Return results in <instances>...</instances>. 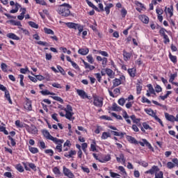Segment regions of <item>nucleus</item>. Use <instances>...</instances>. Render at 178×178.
<instances>
[{
  "mask_svg": "<svg viewBox=\"0 0 178 178\" xmlns=\"http://www.w3.org/2000/svg\"><path fill=\"white\" fill-rule=\"evenodd\" d=\"M118 104L119 105H120L121 106H123V105H124V104H126V99H124V98H120L118 100Z\"/></svg>",
  "mask_w": 178,
  "mask_h": 178,
  "instance_id": "09e8293b",
  "label": "nucleus"
},
{
  "mask_svg": "<svg viewBox=\"0 0 178 178\" xmlns=\"http://www.w3.org/2000/svg\"><path fill=\"white\" fill-rule=\"evenodd\" d=\"M111 133L113 134V136H117V137H123V136H124V133L123 132L119 133L118 131H111Z\"/></svg>",
  "mask_w": 178,
  "mask_h": 178,
  "instance_id": "4c0bfd02",
  "label": "nucleus"
},
{
  "mask_svg": "<svg viewBox=\"0 0 178 178\" xmlns=\"http://www.w3.org/2000/svg\"><path fill=\"white\" fill-rule=\"evenodd\" d=\"M81 168L83 170V172L85 173H90V169L87 167L81 166Z\"/></svg>",
  "mask_w": 178,
  "mask_h": 178,
  "instance_id": "69168bd1",
  "label": "nucleus"
},
{
  "mask_svg": "<svg viewBox=\"0 0 178 178\" xmlns=\"http://www.w3.org/2000/svg\"><path fill=\"white\" fill-rule=\"evenodd\" d=\"M19 79H20V86H22V87H24V83H23V80L24 79V75L20 74Z\"/></svg>",
  "mask_w": 178,
  "mask_h": 178,
  "instance_id": "bf43d9fd",
  "label": "nucleus"
},
{
  "mask_svg": "<svg viewBox=\"0 0 178 178\" xmlns=\"http://www.w3.org/2000/svg\"><path fill=\"white\" fill-rule=\"evenodd\" d=\"M142 102L143 104H145V102L147 104H151V101H149V99H148L147 98H146L145 97H142Z\"/></svg>",
  "mask_w": 178,
  "mask_h": 178,
  "instance_id": "4d7b16f0",
  "label": "nucleus"
},
{
  "mask_svg": "<svg viewBox=\"0 0 178 178\" xmlns=\"http://www.w3.org/2000/svg\"><path fill=\"white\" fill-rule=\"evenodd\" d=\"M28 24H29V26H31V27H32L33 29H38L39 27L38 24L33 21H29L28 22Z\"/></svg>",
  "mask_w": 178,
  "mask_h": 178,
  "instance_id": "72a5a7b5",
  "label": "nucleus"
},
{
  "mask_svg": "<svg viewBox=\"0 0 178 178\" xmlns=\"http://www.w3.org/2000/svg\"><path fill=\"white\" fill-rule=\"evenodd\" d=\"M139 19L141 20V22H143V23H145V24H148L149 22V18H148V17L146 15H140Z\"/></svg>",
  "mask_w": 178,
  "mask_h": 178,
  "instance_id": "a211bd4d",
  "label": "nucleus"
},
{
  "mask_svg": "<svg viewBox=\"0 0 178 178\" xmlns=\"http://www.w3.org/2000/svg\"><path fill=\"white\" fill-rule=\"evenodd\" d=\"M24 15H26V8H22V13L17 16L19 20H23L24 19Z\"/></svg>",
  "mask_w": 178,
  "mask_h": 178,
  "instance_id": "bb28decb",
  "label": "nucleus"
},
{
  "mask_svg": "<svg viewBox=\"0 0 178 178\" xmlns=\"http://www.w3.org/2000/svg\"><path fill=\"white\" fill-rule=\"evenodd\" d=\"M1 67L3 72H8V65L6 63H1Z\"/></svg>",
  "mask_w": 178,
  "mask_h": 178,
  "instance_id": "a19ab883",
  "label": "nucleus"
},
{
  "mask_svg": "<svg viewBox=\"0 0 178 178\" xmlns=\"http://www.w3.org/2000/svg\"><path fill=\"white\" fill-rule=\"evenodd\" d=\"M121 15L122 17H126V15H127V10H126L124 8H122L121 10Z\"/></svg>",
  "mask_w": 178,
  "mask_h": 178,
  "instance_id": "0e129e2a",
  "label": "nucleus"
},
{
  "mask_svg": "<svg viewBox=\"0 0 178 178\" xmlns=\"http://www.w3.org/2000/svg\"><path fill=\"white\" fill-rule=\"evenodd\" d=\"M75 30H79L78 35H80L83 31V26H81L80 24H78L75 28Z\"/></svg>",
  "mask_w": 178,
  "mask_h": 178,
  "instance_id": "37998d69",
  "label": "nucleus"
},
{
  "mask_svg": "<svg viewBox=\"0 0 178 178\" xmlns=\"http://www.w3.org/2000/svg\"><path fill=\"white\" fill-rule=\"evenodd\" d=\"M106 74H107L110 79H115V72L109 68H106Z\"/></svg>",
  "mask_w": 178,
  "mask_h": 178,
  "instance_id": "ddd939ff",
  "label": "nucleus"
},
{
  "mask_svg": "<svg viewBox=\"0 0 178 178\" xmlns=\"http://www.w3.org/2000/svg\"><path fill=\"white\" fill-rule=\"evenodd\" d=\"M8 38H10L11 40H15L16 41H19L20 40V38H19L17 35H16L15 33H8L6 35Z\"/></svg>",
  "mask_w": 178,
  "mask_h": 178,
  "instance_id": "4468645a",
  "label": "nucleus"
},
{
  "mask_svg": "<svg viewBox=\"0 0 178 178\" xmlns=\"http://www.w3.org/2000/svg\"><path fill=\"white\" fill-rule=\"evenodd\" d=\"M166 29H161L160 31H159V33H160V35H161V37H165L166 35Z\"/></svg>",
  "mask_w": 178,
  "mask_h": 178,
  "instance_id": "de8ad7c7",
  "label": "nucleus"
},
{
  "mask_svg": "<svg viewBox=\"0 0 178 178\" xmlns=\"http://www.w3.org/2000/svg\"><path fill=\"white\" fill-rule=\"evenodd\" d=\"M74 115V113H73V111H65V118H66V119H68V120H74V118L73 117Z\"/></svg>",
  "mask_w": 178,
  "mask_h": 178,
  "instance_id": "f8f14e48",
  "label": "nucleus"
},
{
  "mask_svg": "<svg viewBox=\"0 0 178 178\" xmlns=\"http://www.w3.org/2000/svg\"><path fill=\"white\" fill-rule=\"evenodd\" d=\"M55 144H57V146L56 147V149H58V152H62V144H63L64 140L62 139H58L57 138V140L53 141Z\"/></svg>",
  "mask_w": 178,
  "mask_h": 178,
  "instance_id": "39448f33",
  "label": "nucleus"
},
{
  "mask_svg": "<svg viewBox=\"0 0 178 178\" xmlns=\"http://www.w3.org/2000/svg\"><path fill=\"white\" fill-rule=\"evenodd\" d=\"M111 137V133L109 132H103L102 135V140H106V138H109Z\"/></svg>",
  "mask_w": 178,
  "mask_h": 178,
  "instance_id": "c756f323",
  "label": "nucleus"
},
{
  "mask_svg": "<svg viewBox=\"0 0 178 178\" xmlns=\"http://www.w3.org/2000/svg\"><path fill=\"white\" fill-rule=\"evenodd\" d=\"M93 104L95 105V106L102 108V105H104V99L98 96H94Z\"/></svg>",
  "mask_w": 178,
  "mask_h": 178,
  "instance_id": "f03ea898",
  "label": "nucleus"
},
{
  "mask_svg": "<svg viewBox=\"0 0 178 178\" xmlns=\"http://www.w3.org/2000/svg\"><path fill=\"white\" fill-rule=\"evenodd\" d=\"M27 72H30V70H29V67L20 69V73H22V74H26V73H27Z\"/></svg>",
  "mask_w": 178,
  "mask_h": 178,
  "instance_id": "13d9d810",
  "label": "nucleus"
},
{
  "mask_svg": "<svg viewBox=\"0 0 178 178\" xmlns=\"http://www.w3.org/2000/svg\"><path fill=\"white\" fill-rule=\"evenodd\" d=\"M19 8H21L20 4H19L18 3H15V8L13 9L10 11V13H17V12H19Z\"/></svg>",
  "mask_w": 178,
  "mask_h": 178,
  "instance_id": "cd10ccee",
  "label": "nucleus"
},
{
  "mask_svg": "<svg viewBox=\"0 0 178 178\" xmlns=\"http://www.w3.org/2000/svg\"><path fill=\"white\" fill-rule=\"evenodd\" d=\"M70 9H72V6L69 3H65L58 7L57 12L60 16L67 17V16H70Z\"/></svg>",
  "mask_w": 178,
  "mask_h": 178,
  "instance_id": "f257e3e1",
  "label": "nucleus"
},
{
  "mask_svg": "<svg viewBox=\"0 0 178 178\" xmlns=\"http://www.w3.org/2000/svg\"><path fill=\"white\" fill-rule=\"evenodd\" d=\"M128 73L131 77H136V68H130L128 70Z\"/></svg>",
  "mask_w": 178,
  "mask_h": 178,
  "instance_id": "5701e85b",
  "label": "nucleus"
},
{
  "mask_svg": "<svg viewBox=\"0 0 178 178\" xmlns=\"http://www.w3.org/2000/svg\"><path fill=\"white\" fill-rule=\"evenodd\" d=\"M97 143H95V141H93L92 143L90 145L91 150L94 152L95 151H97V147H95Z\"/></svg>",
  "mask_w": 178,
  "mask_h": 178,
  "instance_id": "5fc2aeb1",
  "label": "nucleus"
},
{
  "mask_svg": "<svg viewBox=\"0 0 178 178\" xmlns=\"http://www.w3.org/2000/svg\"><path fill=\"white\" fill-rule=\"evenodd\" d=\"M86 2L88 3V6H90V8H92V9H95V10H97V12H99V9L97 6H95L92 3V2H91L90 1H88V0H86Z\"/></svg>",
  "mask_w": 178,
  "mask_h": 178,
  "instance_id": "a878e982",
  "label": "nucleus"
},
{
  "mask_svg": "<svg viewBox=\"0 0 178 178\" xmlns=\"http://www.w3.org/2000/svg\"><path fill=\"white\" fill-rule=\"evenodd\" d=\"M86 69H90V70H94V69H95V67L93 65H91L90 64H88V63L86 62V61H83Z\"/></svg>",
  "mask_w": 178,
  "mask_h": 178,
  "instance_id": "c85d7f7f",
  "label": "nucleus"
},
{
  "mask_svg": "<svg viewBox=\"0 0 178 178\" xmlns=\"http://www.w3.org/2000/svg\"><path fill=\"white\" fill-rule=\"evenodd\" d=\"M111 109L115 112H120V111H122V107L119 106L118 104L113 103L111 106Z\"/></svg>",
  "mask_w": 178,
  "mask_h": 178,
  "instance_id": "f3484780",
  "label": "nucleus"
},
{
  "mask_svg": "<svg viewBox=\"0 0 178 178\" xmlns=\"http://www.w3.org/2000/svg\"><path fill=\"white\" fill-rule=\"evenodd\" d=\"M156 92H161L162 91V88L159 85H156L155 87Z\"/></svg>",
  "mask_w": 178,
  "mask_h": 178,
  "instance_id": "e2e57ef3",
  "label": "nucleus"
},
{
  "mask_svg": "<svg viewBox=\"0 0 178 178\" xmlns=\"http://www.w3.org/2000/svg\"><path fill=\"white\" fill-rule=\"evenodd\" d=\"M138 143V144H140V145H141V147H145L146 145V147H148L149 149H152V146L151 145V143H148L147 139H143V142Z\"/></svg>",
  "mask_w": 178,
  "mask_h": 178,
  "instance_id": "9d476101",
  "label": "nucleus"
},
{
  "mask_svg": "<svg viewBox=\"0 0 178 178\" xmlns=\"http://www.w3.org/2000/svg\"><path fill=\"white\" fill-rule=\"evenodd\" d=\"M77 24H74L73 22L67 23V27H69V29H74L75 30H76V27H77Z\"/></svg>",
  "mask_w": 178,
  "mask_h": 178,
  "instance_id": "c9c22d12",
  "label": "nucleus"
},
{
  "mask_svg": "<svg viewBox=\"0 0 178 178\" xmlns=\"http://www.w3.org/2000/svg\"><path fill=\"white\" fill-rule=\"evenodd\" d=\"M122 84V80L120 79H115L113 81V87L112 88H115V87H118V86H120Z\"/></svg>",
  "mask_w": 178,
  "mask_h": 178,
  "instance_id": "6ab92c4d",
  "label": "nucleus"
},
{
  "mask_svg": "<svg viewBox=\"0 0 178 178\" xmlns=\"http://www.w3.org/2000/svg\"><path fill=\"white\" fill-rule=\"evenodd\" d=\"M0 131L6 134V136H8V134H9V132L6 131V128L2 125H0Z\"/></svg>",
  "mask_w": 178,
  "mask_h": 178,
  "instance_id": "ea45409f",
  "label": "nucleus"
},
{
  "mask_svg": "<svg viewBox=\"0 0 178 178\" xmlns=\"http://www.w3.org/2000/svg\"><path fill=\"white\" fill-rule=\"evenodd\" d=\"M127 140L129 141V143H131V144H138V141H137V140H136V138L132 136H127Z\"/></svg>",
  "mask_w": 178,
  "mask_h": 178,
  "instance_id": "412c9836",
  "label": "nucleus"
},
{
  "mask_svg": "<svg viewBox=\"0 0 178 178\" xmlns=\"http://www.w3.org/2000/svg\"><path fill=\"white\" fill-rule=\"evenodd\" d=\"M169 58L173 63H177V57L176 56L172 55V53L169 54Z\"/></svg>",
  "mask_w": 178,
  "mask_h": 178,
  "instance_id": "7c9ffc66",
  "label": "nucleus"
},
{
  "mask_svg": "<svg viewBox=\"0 0 178 178\" xmlns=\"http://www.w3.org/2000/svg\"><path fill=\"white\" fill-rule=\"evenodd\" d=\"M177 76V74H171L170 78L169 79V83H174L173 81L175 79H176Z\"/></svg>",
  "mask_w": 178,
  "mask_h": 178,
  "instance_id": "603ef678",
  "label": "nucleus"
},
{
  "mask_svg": "<svg viewBox=\"0 0 178 178\" xmlns=\"http://www.w3.org/2000/svg\"><path fill=\"white\" fill-rule=\"evenodd\" d=\"M102 65L103 67H106V64L108 63V58H103V60H102Z\"/></svg>",
  "mask_w": 178,
  "mask_h": 178,
  "instance_id": "6e6d98bb",
  "label": "nucleus"
},
{
  "mask_svg": "<svg viewBox=\"0 0 178 178\" xmlns=\"http://www.w3.org/2000/svg\"><path fill=\"white\" fill-rule=\"evenodd\" d=\"M44 31L46 34H51V35H54V34H55V33L54 32V31H52V29H50L48 28H44Z\"/></svg>",
  "mask_w": 178,
  "mask_h": 178,
  "instance_id": "e433bc0d",
  "label": "nucleus"
},
{
  "mask_svg": "<svg viewBox=\"0 0 178 178\" xmlns=\"http://www.w3.org/2000/svg\"><path fill=\"white\" fill-rule=\"evenodd\" d=\"M112 116H113L116 119H118V120H123V118L121 115H119L115 113H112Z\"/></svg>",
  "mask_w": 178,
  "mask_h": 178,
  "instance_id": "864d4df0",
  "label": "nucleus"
},
{
  "mask_svg": "<svg viewBox=\"0 0 178 178\" xmlns=\"http://www.w3.org/2000/svg\"><path fill=\"white\" fill-rule=\"evenodd\" d=\"M165 119L169 122H176L175 116L172 115H169V113H165Z\"/></svg>",
  "mask_w": 178,
  "mask_h": 178,
  "instance_id": "aec40b11",
  "label": "nucleus"
},
{
  "mask_svg": "<svg viewBox=\"0 0 178 178\" xmlns=\"http://www.w3.org/2000/svg\"><path fill=\"white\" fill-rule=\"evenodd\" d=\"M5 98L8 101L9 104H12V99H10V94H9L8 90L5 92Z\"/></svg>",
  "mask_w": 178,
  "mask_h": 178,
  "instance_id": "473e14b6",
  "label": "nucleus"
},
{
  "mask_svg": "<svg viewBox=\"0 0 178 178\" xmlns=\"http://www.w3.org/2000/svg\"><path fill=\"white\" fill-rule=\"evenodd\" d=\"M52 86L55 88H62V86H60V84H59V83H52Z\"/></svg>",
  "mask_w": 178,
  "mask_h": 178,
  "instance_id": "774afa93",
  "label": "nucleus"
},
{
  "mask_svg": "<svg viewBox=\"0 0 178 178\" xmlns=\"http://www.w3.org/2000/svg\"><path fill=\"white\" fill-rule=\"evenodd\" d=\"M76 92L78 95H79V97H81V98H82L83 99H86V98H88V99H90L86 91L83 90L78 89L76 90Z\"/></svg>",
  "mask_w": 178,
  "mask_h": 178,
  "instance_id": "6e6552de",
  "label": "nucleus"
},
{
  "mask_svg": "<svg viewBox=\"0 0 178 178\" xmlns=\"http://www.w3.org/2000/svg\"><path fill=\"white\" fill-rule=\"evenodd\" d=\"M53 172L56 176H60V170H59V168L58 167H54L53 168Z\"/></svg>",
  "mask_w": 178,
  "mask_h": 178,
  "instance_id": "f704fd0d",
  "label": "nucleus"
},
{
  "mask_svg": "<svg viewBox=\"0 0 178 178\" xmlns=\"http://www.w3.org/2000/svg\"><path fill=\"white\" fill-rule=\"evenodd\" d=\"M117 161L120 163L122 162L123 163H126V159L124 158V154H120L119 156L116 157Z\"/></svg>",
  "mask_w": 178,
  "mask_h": 178,
  "instance_id": "2eb2a0df",
  "label": "nucleus"
},
{
  "mask_svg": "<svg viewBox=\"0 0 178 178\" xmlns=\"http://www.w3.org/2000/svg\"><path fill=\"white\" fill-rule=\"evenodd\" d=\"M27 130L31 134H37V133H38V129H37V127L34 125L29 127Z\"/></svg>",
  "mask_w": 178,
  "mask_h": 178,
  "instance_id": "9b49d317",
  "label": "nucleus"
},
{
  "mask_svg": "<svg viewBox=\"0 0 178 178\" xmlns=\"http://www.w3.org/2000/svg\"><path fill=\"white\" fill-rule=\"evenodd\" d=\"M113 92L115 95H120V89L117 88L114 89Z\"/></svg>",
  "mask_w": 178,
  "mask_h": 178,
  "instance_id": "338daca9",
  "label": "nucleus"
},
{
  "mask_svg": "<svg viewBox=\"0 0 178 178\" xmlns=\"http://www.w3.org/2000/svg\"><path fill=\"white\" fill-rule=\"evenodd\" d=\"M24 108L26 111H33V106H31V102L27 101L24 105Z\"/></svg>",
  "mask_w": 178,
  "mask_h": 178,
  "instance_id": "4be33fe9",
  "label": "nucleus"
},
{
  "mask_svg": "<svg viewBox=\"0 0 178 178\" xmlns=\"http://www.w3.org/2000/svg\"><path fill=\"white\" fill-rule=\"evenodd\" d=\"M51 98L54 99L55 101H58V102H60V104H63V99L58 97V96H52Z\"/></svg>",
  "mask_w": 178,
  "mask_h": 178,
  "instance_id": "58836bf2",
  "label": "nucleus"
},
{
  "mask_svg": "<svg viewBox=\"0 0 178 178\" xmlns=\"http://www.w3.org/2000/svg\"><path fill=\"white\" fill-rule=\"evenodd\" d=\"M29 151L32 154H37L38 152V149L37 147H29Z\"/></svg>",
  "mask_w": 178,
  "mask_h": 178,
  "instance_id": "49530a36",
  "label": "nucleus"
},
{
  "mask_svg": "<svg viewBox=\"0 0 178 178\" xmlns=\"http://www.w3.org/2000/svg\"><path fill=\"white\" fill-rule=\"evenodd\" d=\"M143 90V86L140 85V83L136 84V90H137V94H141V90Z\"/></svg>",
  "mask_w": 178,
  "mask_h": 178,
  "instance_id": "79ce46f5",
  "label": "nucleus"
},
{
  "mask_svg": "<svg viewBox=\"0 0 178 178\" xmlns=\"http://www.w3.org/2000/svg\"><path fill=\"white\" fill-rule=\"evenodd\" d=\"M63 174L65 175V176H67V177H69V178L74 177V175L72 173V171H70L69 168L65 166H63Z\"/></svg>",
  "mask_w": 178,
  "mask_h": 178,
  "instance_id": "0eeeda50",
  "label": "nucleus"
},
{
  "mask_svg": "<svg viewBox=\"0 0 178 178\" xmlns=\"http://www.w3.org/2000/svg\"><path fill=\"white\" fill-rule=\"evenodd\" d=\"M123 56H124V60H129L130 58H131V54L127 53V51H123Z\"/></svg>",
  "mask_w": 178,
  "mask_h": 178,
  "instance_id": "393cba45",
  "label": "nucleus"
},
{
  "mask_svg": "<svg viewBox=\"0 0 178 178\" xmlns=\"http://www.w3.org/2000/svg\"><path fill=\"white\" fill-rule=\"evenodd\" d=\"M86 58L88 62H89V63H91V64L94 63V58H92V55L87 56Z\"/></svg>",
  "mask_w": 178,
  "mask_h": 178,
  "instance_id": "a18cd8bd",
  "label": "nucleus"
},
{
  "mask_svg": "<svg viewBox=\"0 0 178 178\" xmlns=\"http://www.w3.org/2000/svg\"><path fill=\"white\" fill-rule=\"evenodd\" d=\"M63 111H65V112H73V108L72 106L67 105V108H64Z\"/></svg>",
  "mask_w": 178,
  "mask_h": 178,
  "instance_id": "8fccbe9b",
  "label": "nucleus"
},
{
  "mask_svg": "<svg viewBox=\"0 0 178 178\" xmlns=\"http://www.w3.org/2000/svg\"><path fill=\"white\" fill-rule=\"evenodd\" d=\"M172 162H168L167 163V167L168 169H173V168H175V166H178V159H173Z\"/></svg>",
  "mask_w": 178,
  "mask_h": 178,
  "instance_id": "423d86ee",
  "label": "nucleus"
},
{
  "mask_svg": "<svg viewBox=\"0 0 178 178\" xmlns=\"http://www.w3.org/2000/svg\"><path fill=\"white\" fill-rule=\"evenodd\" d=\"M88 52H90V50L88 49V48L79 49L78 51V54H79L80 55H83V56L87 55L88 54Z\"/></svg>",
  "mask_w": 178,
  "mask_h": 178,
  "instance_id": "dca6fc26",
  "label": "nucleus"
},
{
  "mask_svg": "<svg viewBox=\"0 0 178 178\" xmlns=\"http://www.w3.org/2000/svg\"><path fill=\"white\" fill-rule=\"evenodd\" d=\"M76 152L75 150H71L70 152H69L68 153H65L64 156H65V158H72V156L73 155H76Z\"/></svg>",
  "mask_w": 178,
  "mask_h": 178,
  "instance_id": "b1692460",
  "label": "nucleus"
},
{
  "mask_svg": "<svg viewBox=\"0 0 178 178\" xmlns=\"http://www.w3.org/2000/svg\"><path fill=\"white\" fill-rule=\"evenodd\" d=\"M145 112L149 115V116H152V118H154V119L156 120V118H158V116H156V113L154 112V110H152V108H145Z\"/></svg>",
  "mask_w": 178,
  "mask_h": 178,
  "instance_id": "1a4fd4ad",
  "label": "nucleus"
},
{
  "mask_svg": "<svg viewBox=\"0 0 178 178\" xmlns=\"http://www.w3.org/2000/svg\"><path fill=\"white\" fill-rule=\"evenodd\" d=\"M95 76L96 79H97L98 82L101 83V79H102V76H101V74L96 73V74H95Z\"/></svg>",
  "mask_w": 178,
  "mask_h": 178,
  "instance_id": "680f3d73",
  "label": "nucleus"
},
{
  "mask_svg": "<svg viewBox=\"0 0 178 178\" xmlns=\"http://www.w3.org/2000/svg\"><path fill=\"white\" fill-rule=\"evenodd\" d=\"M147 87L149 88L148 92H150V94H155V90H154L152 85L149 84V85H147Z\"/></svg>",
  "mask_w": 178,
  "mask_h": 178,
  "instance_id": "c03bdc74",
  "label": "nucleus"
},
{
  "mask_svg": "<svg viewBox=\"0 0 178 178\" xmlns=\"http://www.w3.org/2000/svg\"><path fill=\"white\" fill-rule=\"evenodd\" d=\"M93 52H98L100 55L102 56H106L108 57L109 56V54H108V52L104 51H101V50H93Z\"/></svg>",
  "mask_w": 178,
  "mask_h": 178,
  "instance_id": "2f4dec72",
  "label": "nucleus"
},
{
  "mask_svg": "<svg viewBox=\"0 0 178 178\" xmlns=\"http://www.w3.org/2000/svg\"><path fill=\"white\" fill-rule=\"evenodd\" d=\"M157 172H159V168L157 165H153L150 170L145 171L146 175H155Z\"/></svg>",
  "mask_w": 178,
  "mask_h": 178,
  "instance_id": "20e7f679",
  "label": "nucleus"
},
{
  "mask_svg": "<svg viewBox=\"0 0 178 178\" xmlns=\"http://www.w3.org/2000/svg\"><path fill=\"white\" fill-rule=\"evenodd\" d=\"M8 138L10 140L11 145L13 147H15V145H16V142L15 141V139H13V138L10 137V136H8Z\"/></svg>",
  "mask_w": 178,
  "mask_h": 178,
  "instance_id": "052dcab7",
  "label": "nucleus"
},
{
  "mask_svg": "<svg viewBox=\"0 0 178 178\" xmlns=\"http://www.w3.org/2000/svg\"><path fill=\"white\" fill-rule=\"evenodd\" d=\"M16 169L17 170H18V172H24V169L23 168V166H22L20 164H17L16 166Z\"/></svg>",
  "mask_w": 178,
  "mask_h": 178,
  "instance_id": "3c124183",
  "label": "nucleus"
},
{
  "mask_svg": "<svg viewBox=\"0 0 178 178\" xmlns=\"http://www.w3.org/2000/svg\"><path fill=\"white\" fill-rule=\"evenodd\" d=\"M42 134L45 137V138H47V140H51V141L55 142L57 140V138H54V136H52L51 134H49V132H48L47 130H43Z\"/></svg>",
  "mask_w": 178,
  "mask_h": 178,
  "instance_id": "7ed1b4c3",
  "label": "nucleus"
}]
</instances>
